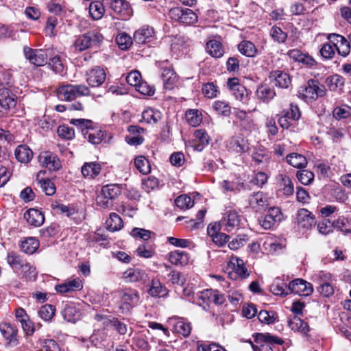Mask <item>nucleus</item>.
Segmentation results:
<instances>
[{"mask_svg":"<svg viewBox=\"0 0 351 351\" xmlns=\"http://www.w3.org/2000/svg\"><path fill=\"white\" fill-rule=\"evenodd\" d=\"M122 191L119 184H112L102 186L99 193L96 197V204L103 208H109L112 206V202L117 199Z\"/></svg>","mask_w":351,"mask_h":351,"instance_id":"obj_1","label":"nucleus"},{"mask_svg":"<svg viewBox=\"0 0 351 351\" xmlns=\"http://www.w3.org/2000/svg\"><path fill=\"white\" fill-rule=\"evenodd\" d=\"M104 37L97 30L89 31L77 36L73 43L75 51H83L92 47H98Z\"/></svg>","mask_w":351,"mask_h":351,"instance_id":"obj_2","label":"nucleus"},{"mask_svg":"<svg viewBox=\"0 0 351 351\" xmlns=\"http://www.w3.org/2000/svg\"><path fill=\"white\" fill-rule=\"evenodd\" d=\"M299 94L305 101L309 102L317 99L319 97L324 96L326 89L324 86L321 85L317 80L311 79L300 88Z\"/></svg>","mask_w":351,"mask_h":351,"instance_id":"obj_3","label":"nucleus"},{"mask_svg":"<svg viewBox=\"0 0 351 351\" xmlns=\"http://www.w3.org/2000/svg\"><path fill=\"white\" fill-rule=\"evenodd\" d=\"M242 216L235 210H228L219 221L221 228L228 232H234L241 226Z\"/></svg>","mask_w":351,"mask_h":351,"instance_id":"obj_4","label":"nucleus"},{"mask_svg":"<svg viewBox=\"0 0 351 351\" xmlns=\"http://www.w3.org/2000/svg\"><path fill=\"white\" fill-rule=\"evenodd\" d=\"M120 298L119 308L122 313H128L139 301L137 291L132 289H124L119 292Z\"/></svg>","mask_w":351,"mask_h":351,"instance_id":"obj_5","label":"nucleus"},{"mask_svg":"<svg viewBox=\"0 0 351 351\" xmlns=\"http://www.w3.org/2000/svg\"><path fill=\"white\" fill-rule=\"evenodd\" d=\"M169 15L171 19L186 25H193L197 22L198 19L192 10L179 7L171 8Z\"/></svg>","mask_w":351,"mask_h":351,"instance_id":"obj_6","label":"nucleus"},{"mask_svg":"<svg viewBox=\"0 0 351 351\" xmlns=\"http://www.w3.org/2000/svg\"><path fill=\"white\" fill-rule=\"evenodd\" d=\"M229 276L232 280L245 279L250 273L245 265L244 261L238 257H232L228 265Z\"/></svg>","mask_w":351,"mask_h":351,"instance_id":"obj_7","label":"nucleus"},{"mask_svg":"<svg viewBox=\"0 0 351 351\" xmlns=\"http://www.w3.org/2000/svg\"><path fill=\"white\" fill-rule=\"evenodd\" d=\"M25 57L29 62L37 66H41L47 64L48 59V51L44 49H34L27 46L23 47Z\"/></svg>","mask_w":351,"mask_h":351,"instance_id":"obj_8","label":"nucleus"},{"mask_svg":"<svg viewBox=\"0 0 351 351\" xmlns=\"http://www.w3.org/2000/svg\"><path fill=\"white\" fill-rule=\"evenodd\" d=\"M289 293H293L298 295L308 296L313 293V288L311 283L301 278H297L289 282Z\"/></svg>","mask_w":351,"mask_h":351,"instance_id":"obj_9","label":"nucleus"},{"mask_svg":"<svg viewBox=\"0 0 351 351\" xmlns=\"http://www.w3.org/2000/svg\"><path fill=\"white\" fill-rule=\"evenodd\" d=\"M197 296L199 300H202V304H222L225 302L224 295L217 290L206 289L199 292Z\"/></svg>","mask_w":351,"mask_h":351,"instance_id":"obj_10","label":"nucleus"},{"mask_svg":"<svg viewBox=\"0 0 351 351\" xmlns=\"http://www.w3.org/2000/svg\"><path fill=\"white\" fill-rule=\"evenodd\" d=\"M86 82L92 87L101 85L106 77L104 70L100 66H95L86 71Z\"/></svg>","mask_w":351,"mask_h":351,"instance_id":"obj_11","label":"nucleus"},{"mask_svg":"<svg viewBox=\"0 0 351 351\" xmlns=\"http://www.w3.org/2000/svg\"><path fill=\"white\" fill-rule=\"evenodd\" d=\"M38 159L43 166L47 168L49 171H58L61 167V162L56 154L51 152H42Z\"/></svg>","mask_w":351,"mask_h":351,"instance_id":"obj_12","label":"nucleus"},{"mask_svg":"<svg viewBox=\"0 0 351 351\" xmlns=\"http://www.w3.org/2000/svg\"><path fill=\"white\" fill-rule=\"evenodd\" d=\"M249 205L255 212L265 210L269 204V198L263 192L254 193L249 197Z\"/></svg>","mask_w":351,"mask_h":351,"instance_id":"obj_13","label":"nucleus"},{"mask_svg":"<svg viewBox=\"0 0 351 351\" xmlns=\"http://www.w3.org/2000/svg\"><path fill=\"white\" fill-rule=\"evenodd\" d=\"M0 330L10 347H15L19 345L18 330L15 326L8 323L1 324Z\"/></svg>","mask_w":351,"mask_h":351,"instance_id":"obj_14","label":"nucleus"},{"mask_svg":"<svg viewBox=\"0 0 351 351\" xmlns=\"http://www.w3.org/2000/svg\"><path fill=\"white\" fill-rule=\"evenodd\" d=\"M256 341L263 343L260 346L259 351H273L271 345H282L284 343L282 339L269 333L258 334L256 337Z\"/></svg>","mask_w":351,"mask_h":351,"instance_id":"obj_15","label":"nucleus"},{"mask_svg":"<svg viewBox=\"0 0 351 351\" xmlns=\"http://www.w3.org/2000/svg\"><path fill=\"white\" fill-rule=\"evenodd\" d=\"M296 223L303 229H311L315 224L314 215L305 208L300 209L296 214Z\"/></svg>","mask_w":351,"mask_h":351,"instance_id":"obj_16","label":"nucleus"},{"mask_svg":"<svg viewBox=\"0 0 351 351\" xmlns=\"http://www.w3.org/2000/svg\"><path fill=\"white\" fill-rule=\"evenodd\" d=\"M51 207L57 213L64 214L66 216L71 218L76 224H79L84 219V216L80 214L73 206L56 203L52 204Z\"/></svg>","mask_w":351,"mask_h":351,"instance_id":"obj_17","label":"nucleus"},{"mask_svg":"<svg viewBox=\"0 0 351 351\" xmlns=\"http://www.w3.org/2000/svg\"><path fill=\"white\" fill-rule=\"evenodd\" d=\"M269 78L274 81L276 86L282 88H288L291 83L289 75L282 71L275 70L271 71L269 74Z\"/></svg>","mask_w":351,"mask_h":351,"instance_id":"obj_18","label":"nucleus"},{"mask_svg":"<svg viewBox=\"0 0 351 351\" xmlns=\"http://www.w3.org/2000/svg\"><path fill=\"white\" fill-rule=\"evenodd\" d=\"M82 288V280L79 278L68 280L56 286V291L61 293L80 291Z\"/></svg>","mask_w":351,"mask_h":351,"instance_id":"obj_19","label":"nucleus"},{"mask_svg":"<svg viewBox=\"0 0 351 351\" xmlns=\"http://www.w3.org/2000/svg\"><path fill=\"white\" fill-rule=\"evenodd\" d=\"M6 260L7 263L15 270L29 269L34 271L33 267L29 263L25 262L20 255L14 252L8 253Z\"/></svg>","mask_w":351,"mask_h":351,"instance_id":"obj_20","label":"nucleus"},{"mask_svg":"<svg viewBox=\"0 0 351 351\" xmlns=\"http://www.w3.org/2000/svg\"><path fill=\"white\" fill-rule=\"evenodd\" d=\"M24 218L30 226L34 227L42 226L45 221L43 213L35 208H29L24 213Z\"/></svg>","mask_w":351,"mask_h":351,"instance_id":"obj_21","label":"nucleus"},{"mask_svg":"<svg viewBox=\"0 0 351 351\" xmlns=\"http://www.w3.org/2000/svg\"><path fill=\"white\" fill-rule=\"evenodd\" d=\"M154 34V29L145 25L134 32L133 39L138 44H145L151 41Z\"/></svg>","mask_w":351,"mask_h":351,"instance_id":"obj_22","label":"nucleus"},{"mask_svg":"<svg viewBox=\"0 0 351 351\" xmlns=\"http://www.w3.org/2000/svg\"><path fill=\"white\" fill-rule=\"evenodd\" d=\"M83 135L88 141L92 144H99L105 138L106 132L100 129L89 127L83 130Z\"/></svg>","mask_w":351,"mask_h":351,"instance_id":"obj_23","label":"nucleus"},{"mask_svg":"<svg viewBox=\"0 0 351 351\" xmlns=\"http://www.w3.org/2000/svg\"><path fill=\"white\" fill-rule=\"evenodd\" d=\"M110 6L120 16L128 17L131 14V7L125 0H111Z\"/></svg>","mask_w":351,"mask_h":351,"instance_id":"obj_24","label":"nucleus"},{"mask_svg":"<svg viewBox=\"0 0 351 351\" xmlns=\"http://www.w3.org/2000/svg\"><path fill=\"white\" fill-rule=\"evenodd\" d=\"M147 276L146 273L138 268H129L123 273V278L127 282L145 281Z\"/></svg>","mask_w":351,"mask_h":351,"instance_id":"obj_25","label":"nucleus"},{"mask_svg":"<svg viewBox=\"0 0 351 351\" xmlns=\"http://www.w3.org/2000/svg\"><path fill=\"white\" fill-rule=\"evenodd\" d=\"M0 105H1V108H4L9 112L10 109L14 108L16 105L15 96L12 94H10L8 89H1Z\"/></svg>","mask_w":351,"mask_h":351,"instance_id":"obj_26","label":"nucleus"},{"mask_svg":"<svg viewBox=\"0 0 351 351\" xmlns=\"http://www.w3.org/2000/svg\"><path fill=\"white\" fill-rule=\"evenodd\" d=\"M195 140L193 141L194 149L201 152L209 143V136L208 134L202 130H197L194 132Z\"/></svg>","mask_w":351,"mask_h":351,"instance_id":"obj_27","label":"nucleus"},{"mask_svg":"<svg viewBox=\"0 0 351 351\" xmlns=\"http://www.w3.org/2000/svg\"><path fill=\"white\" fill-rule=\"evenodd\" d=\"M169 260L171 263L178 266L186 265L189 261V256L184 251L176 250L169 253Z\"/></svg>","mask_w":351,"mask_h":351,"instance_id":"obj_28","label":"nucleus"},{"mask_svg":"<svg viewBox=\"0 0 351 351\" xmlns=\"http://www.w3.org/2000/svg\"><path fill=\"white\" fill-rule=\"evenodd\" d=\"M161 76L164 88L169 90L172 89L178 80L176 72L172 69L163 68Z\"/></svg>","mask_w":351,"mask_h":351,"instance_id":"obj_29","label":"nucleus"},{"mask_svg":"<svg viewBox=\"0 0 351 351\" xmlns=\"http://www.w3.org/2000/svg\"><path fill=\"white\" fill-rule=\"evenodd\" d=\"M271 292L278 296H285L289 294V285L280 279L276 278L270 285Z\"/></svg>","mask_w":351,"mask_h":351,"instance_id":"obj_30","label":"nucleus"},{"mask_svg":"<svg viewBox=\"0 0 351 351\" xmlns=\"http://www.w3.org/2000/svg\"><path fill=\"white\" fill-rule=\"evenodd\" d=\"M14 155L19 162L27 163L31 160L33 152L27 145H21L16 148Z\"/></svg>","mask_w":351,"mask_h":351,"instance_id":"obj_31","label":"nucleus"},{"mask_svg":"<svg viewBox=\"0 0 351 351\" xmlns=\"http://www.w3.org/2000/svg\"><path fill=\"white\" fill-rule=\"evenodd\" d=\"M344 83V78L338 74L330 76L326 80V84L331 91H342Z\"/></svg>","mask_w":351,"mask_h":351,"instance_id":"obj_32","label":"nucleus"},{"mask_svg":"<svg viewBox=\"0 0 351 351\" xmlns=\"http://www.w3.org/2000/svg\"><path fill=\"white\" fill-rule=\"evenodd\" d=\"M101 165L99 163L92 162H86L82 167V173L84 178H94L101 171Z\"/></svg>","mask_w":351,"mask_h":351,"instance_id":"obj_33","label":"nucleus"},{"mask_svg":"<svg viewBox=\"0 0 351 351\" xmlns=\"http://www.w3.org/2000/svg\"><path fill=\"white\" fill-rule=\"evenodd\" d=\"M289 326L294 331H299L306 335L309 331V326L306 322L297 315L293 316L289 321Z\"/></svg>","mask_w":351,"mask_h":351,"instance_id":"obj_34","label":"nucleus"},{"mask_svg":"<svg viewBox=\"0 0 351 351\" xmlns=\"http://www.w3.org/2000/svg\"><path fill=\"white\" fill-rule=\"evenodd\" d=\"M278 183L280 189L282 191L283 194L289 196L293 193V183L289 176L284 174H280L278 176Z\"/></svg>","mask_w":351,"mask_h":351,"instance_id":"obj_35","label":"nucleus"},{"mask_svg":"<svg viewBox=\"0 0 351 351\" xmlns=\"http://www.w3.org/2000/svg\"><path fill=\"white\" fill-rule=\"evenodd\" d=\"M148 293L152 297H164L168 294V290L158 280L153 279Z\"/></svg>","mask_w":351,"mask_h":351,"instance_id":"obj_36","label":"nucleus"},{"mask_svg":"<svg viewBox=\"0 0 351 351\" xmlns=\"http://www.w3.org/2000/svg\"><path fill=\"white\" fill-rule=\"evenodd\" d=\"M239 52L250 58L255 57L257 54V49L255 45L249 40H243L238 45Z\"/></svg>","mask_w":351,"mask_h":351,"instance_id":"obj_37","label":"nucleus"},{"mask_svg":"<svg viewBox=\"0 0 351 351\" xmlns=\"http://www.w3.org/2000/svg\"><path fill=\"white\" fill-rule=\"evenodd\" d=\"M207 51L213 57L219 58L223 56L224 49L221 43L216 40H209L206 43Z\"/></svg>","mask_w":351,"mask_h":351,"instance_id":"obj_38","label":"nucleus"},{"mask_svg":"<svg viewBox=\"0 0 351 351\" xmlns=\"http://www.w3.org/2000/svg\"><path fill=\"white\" fill-rule=\"evenodd\" d=\"M256 95L260 100L267 103L274 97L276 93L273 88L268 86L261 85L257 88Z\"/></svg>","mask_w":351,"mask_h":351,"instance_id":"obj_39","label":"nucleus"},{"mask_svg":"<svg viewBox=\"0 0 351 351\" xmlns=\"http://www.w3.org/2000/svg\"><path fill=\"white\" fill-rule=\"evenodd\" d=\"M57 93L61 100L71 101L76 98L73 84H66L60 86L57 90Z\"/></svg>","mask_w":351,"mask_h":351,"instance_id":"obj_40","label":"nucleus"},{"mask_svg":"<svg viewBox=\"0 0 351 351\" xmlns=\"http://www.w3.org/2000/svg\"><path fill=\"white\" fill-rule=\"evenodd\" d=\"M106 228L111 232H115L121 230L123 226V221L121 218L115 213H111L109 218L106 222Z\"/></svg>","mask_w":351,"mask_h":351,"instance_id":"obj_41","label":"nucleus"},{"mask_svg":"<svg viewBox=\"0 0 351 351\" xmlns=\"http://www.w3.org/2000/svg\"><path fill=\"white\" fill-rule=\"evenodd\" d=\"M39 247V243L37 239L33 237L25 239L21 241L20 245L21 250L28 254H34Z\"/></svg>","mask_w":351,"mask_h":351,"instance_id":"obj_42","label":"nucleus"},{"mask_svg":"<svg viewBox=\"0 0 351 351\" xmlns=\"http://www.w3.org/2000/svg\"><path fill=\"white\" fill-rule=\"evenodd\" d=\"M104 12V6L101 2L95 1L90 3L89 5V14L94 20L101 19Z\"/></svg>","mask_w":351,"mask_h":351,"instance_id":"obj_43","label":"nucleus"},{"mask_svg":"<svg viewBox=\"0 0 351 351\" xmlns=\"http://www.w3.org/2000/svg\"><path fill=\"white\" fill-rule=\"evenodd\" d=\"M287 162L295 168L300 169L305 167L307 163L306 158L299 154L292 153L287 156Z\"/></svg>","mask_w":351,"mask_h":351,"instance_id":"obj_44","label":"nucleus"},{"mask_svg":"<svg viewBox=\"0 0 351 351\" xmlns=\"http://www.w3.org/2000/svg\"><path fill=\"white\" fill-rule=\"evenodd\" d=\"M186 119L191 126L196 127L202 122V113L198 110H189L186 112Z\"/></svg>","mask_w":351,"mask_h":351,"instance_id":"obj_45","label":"nucleus"},{"mask_svg":"<svg viewBox=\"0 0 351 351\" xmlns=\"http://www.w3.org/2000/svg\"><path fill=\"white\" fill-rule=\"evenodd\" d=\"M134 165L138 171L143 174H148L151 171L149 160L143 156H138L135 158Z\"/></svg>","mask_w":351,"mask_h":351,"instance_id":"obj_46","label":"nucleus"},{"mask_svg":"<svg viewBox=\"0 0 351 351\" xmlns=\"http://www.w3.org/2000/svg\"><path fill=\"white\" fill-rule=\"evenodd\" d=\"M335 228L339 230L344 234L351 233V219L339 217L334 221Z\"/></svg>","mask_w":351,"mask_h":351,"instance_id":"obj_47","label":"nucleus"},{"mask_svg":"<svg viewBox=\"0 0 351 351\" xmlns=\"http://www.w3.org/2000/svg\"><path fill=\"white\" fill-rule=\"evenodd\" d=\"M173 328L176 332L184 337H188L191 331L190 323L185 322L182 319H178L175 323Z\"/></svg>","mask_w":351,"mask_h":351,"instance_id":"obj_48","label":"nucleus"},{"mask_svg":"<svg viewBox=\"0 0 351 351\" xmlns=\"http://www.w3.org/2000/svg\"><path fill=\"white\" fill-rule=\"evenodd\" d=\"M213 108L220 115L228 117L231 114V107L228 103L224 101H215L213 104Z\"/></svg>","mask_w":351,"mask_h":351,"instance_id":"obj_49","label":"nucleus"},{"mask_svg":"<svg viewBox=\"0 0 351 351\" xmlns=\"http://www.w3.org/2000/svg\"><path fill=\"white\" fill-rule=\"evenodd\" d=\"M56 308L51 304L42 306L38 311V316L45 321L51 320L55 315Z\"/></svg>","mask_w":351,"mask_h":351,"instance_id":"obj_50","label":"nucleus"},{"mask_svg":"<svg viewBox=\"0 0 351 351\" xmlns=\"http://www.w3.org/2000/svg\"><path fill=\"white\" fill-rule=\"evenodd\" d=\"M143 119L148 123H156L161 119V114L158 110L148 108L143 112Z\"/></svg>","mask_w":351,"mask_h":351,"instance_id":"obj_51","label":"nucleus"},{"mask_svg":"<svg viewBox=\"0 0 351 351\" xmlns=\"http://www.w3.org/2000/svg\"><path fill=\"white\" fill-rule=\"evenodd\" d=\"M79 311L72 304H66L62 311V315L65 320L75 322L77 319Z\"/></svg>","mask_w":351,"mask_h":351,"instance_id":"obj_52","label":"nucleus"},{"mask_svg":"<svg viewBox=\"0 0 351 351\" xmlns=\"http://www.w3.org/2000/svg\"><path fill=\"white\" fill-rule=\"evenodd\" d=\"M48 66L55 73L63 75L64 73V66L60 56H56L49 59Z\"/></svg>","mask_w":351,"mask_h":351,"instance_id":"obj_53","label":"nucleus"},{"mask_svg":"<svg viewBox=\"0 0 351 351\" xmlns=\"http://www.w3.org/2000/svg\"><path fill=\"white\" fill-rule=\"evenodd\" d=\"M130 235L136 239L148 241L154 233L144 228H134L130 232Z\"/></svg>","mask_w":351,"mask_h":351,"instance_id":"obj_54","label":"nucleus"},{"mask_svg":"<svg viewBox=\"0 0 351 351\" xmlns=\"http://www.w3.org/2000/svg\"><path fill=\"white\" fill-rule=\"evenodd\" d=\"M175 204L177 207L182 210L189 209L193 207L194 204L193 200L191 197L186 195H182L178 196L175 199Z\"/></svg>","mask_w":351,"mask_h":351,"instance_id":"obj_55","label":"nucleus"},{"mask_svg":"<svg viewBox=\"0 0 351 351\" xmlns=\"http://www.w3.org/2000/svg\"><path fill=\"white\" fill-rule=\"evenodd\" d=\"M230 148L236 153H243L246 151L245 141L240 137H233L229 143Z\"/></svg>","mask_w":351,"mask_h":351,"instance_id":"obj_56","label":"nucleus"},{"mask_svg":"<svg viewBox=\"0 0 351 351\" xmlns=\"http://www.w3.org/2000/svg\"><path fill=\"white\" fill-rule=\"evenodd\" d=\"M269 34L274 41L278 43H284L287 38V34L277 26L271 27Z\"/></svg>","mask_w":351,"mask_h":351,"instance_id":"obj_57","label":"nucleus"},{"mask_svg":"<svg viewBox=\"0 0 351 351\" xmlns=\"http://www.w3.org/2000/svg\"><path fill=\"white\" fill-rule=\"evenodd\" d=\"M57 132L60 137L64 139L71 140L75 137L74 129L66 125H60Z\"/></svg>","mask_w":351,"mask_h":351,"instance_id":"obj_58","label":"nucleus"},{"mask_svg":"<svg viewBox=\"0 0 351 351\" xmlns=\"http://www.w3.org/2000/svg\"><path fill=\"white\" fill-rule=\"evenodd\" d=\"M258 319L262 323L267 324L274 323L276 319V313L273 311H267L265 310H261L258 313Z\"/></svg>","mask_w":351,"mask_h":351,"instance_id":"obj_59","label":"nucleus"},{"mask_svg":"<svg viewBox=\"0 0 351 351\" xmlns=\"http://www.w3.org/2000/svg\"><path fill=\"white\" fill-rule=\"evenodd\" d=\"M168 276L169 280L173 285L183 286L186 282L184 276L178 271H171Z\"/></svg>","mask_w":351,"mask_h":351,"instance_id":"obj_60","label":"nucleus"},{"mask_svg":"<svg viewBox=\"0 0 351 351\" xmlns=\"http://www.w3.org/2000/svg\"><path fill=\"white\" fill-rule=\"evenodd\" d=\"M297 178L302 184L307 185L313 180L314 173L308 170H302L298 171Z\"/></svg>","mask_w":351,"mask_h":351,"instance_id":"obj_61","label":"nucleus"},{"mask_svg":"<svg viewBox=\"0 0 351 351\" xmlns=\"http://www.w3.org/2000/svg\"><path fill=\"white\" fill-rule=\"evenodd\" d=\"M116 42L121 49H128L132 43V38L126 34H120L116 38Z\"/></svg>","mask_w":351,"mask_h":351,"instance_id":"obj_62","label":"nucleus"},{"mask_svg":"<svg viewBox=\"0 0 351 351\" xmlns=\"http://www.w3.org/2000/svg\"><path fill=\"white\" fill-rule=\"evenodd\" d=\"M188 38L184 36L178 35L176 36L172 40V43L171 45V49L172 51L176 53L181 51V47H182L187 42Z\"/></svg>","mask_w":351,"mask_h":351,"instance_id":"obj_63","label":"nucleus"},{"mask_svg":"<svg viewBox=\"0 0 351 351\" xmlns=\"http://www.w3.org/2000/svg\"><path fill=\"white\" fill-rule=\"evenodd\" d=\"M38 184L47 195H52L56 193V186L49 180H40Z\"/></svg>","mask_w":351,"mask_h":351,"instance_id":"obj_64","label":"nucleus"}]
</instances>
